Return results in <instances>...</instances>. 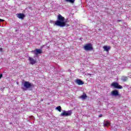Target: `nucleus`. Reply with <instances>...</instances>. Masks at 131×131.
<instances>
[{"label": "nucleus", "mask_w": 131, "mask_h": 131, "mask_svg": "<svg viewBox=\"0 0 131 131\" xmlns=\"http://www.w3.org/2000/svg\"><path fill=\"white\" fill-rule=\"evenodd\" d=\"M59 26L60 27H64L66 26V23L65 22V18L61 14H59L57 18V20L55 21L54 26Z\"/></svg>", "instance_id": "obj_1"}, {"label": "nucleus", "mask_w": 131, "mask_h": 131, "mask_svg": "<svg viewBox=\"0 0 131 131\" xmlns=\"http://www.w3.org/2000/svg\"><path fill=\"white\" fill-rule=\"evenodd\" d=\"M24 87L22 88L23 91H27L28 89H32L34 88L33 83H31L29 81H25L23 83Z\"/></svg>", "instance_id": "obj_2"}, {"label": "nucleus", "mask_w": 131, "mask_h": 131, "mask_svg": "<svg viewBox=\"0 0 131 131\" xmlns=\"http://www.w3.org/2000/svg\"><path fill=\"white\" fill-rule=\"evenodd\" d=\"M72 114V111H63L62 113H61L60 116H71Z\"/></svg>", "instance_id": "obj_3"}, {"label": "nucleus", "mask_w": 131, "mask_h": 131, "mask_svg": "<svg viewBox=\"0 0 131 131\" xmlns=\"http://www.w3.org/2000/svg\"><path fill=\"white\" fill-rule=\"evenodd\" d=\"M84 50H85V51H93V45H92L91 43H87L86 44L84 47Z\"/></svg>", "instance_id": "obj_4"}, {"label": "nucleus", "mask_w": 131, "mask_h": 131, "mask_svg": "<svg viewBox=\"0 0 131 131\" xmlns=\"http://www.w3.org/2000/svg\"><path fill=\"white\" fill-rule=\"evenodd\" d=\"M32 53L35 54V57H37V56L42 53V51L41 49H36L35 50H33Z\"/></svg>", "instance_id": "obj_5"}, {"label": "nucleus", "mask_w": 131, "mask_h": 131, "mask_svg": "<svg viewBox=\"0 0 131 131\" xmlns=\"http://www.w3.org/2000/svg\"><path fill=\"white\" fill-rule=\"evenodd\" d=\"M112 86H114L115 89H118L121 90L122 89V86L119 85L117 82H113L112 83Z\"/></svg>", "instance_id": "obj_6"}, {"label": "nucleus", "mask_w": 131, "mask_h": 131, "mask_svg": "<svg viewBox=\"0 0 131 131\" xmlns=\"http://www.w3.org/2000/svg\"><path fill=\"white\" fill-rule=\"evenodd\" d=\"M29 61L31 65H34V64L36 63V60L33 59V58L31 57H29Z\"/></svg>", "instance_id": "obj_7"}, {"label": "nucleus", "mask_w": 131, "mask_h": 131, "mask_svg": "<svg viewBox=\"0 0 131 131\" xmlns=\"http://www.w3.org/2000/svg\"><path fill=\"white\" fill-rule=\"evenodd\" d=\"M111 95L114 97H117V96H119V93L117 90H114L111 92Z\"/></svg>", "instance_id": "obj_8"}, {"label": "nucleus", "mask_w": 131, "mask_h": 131, "mask_svg": "<svg viewBox=\"0 0 131 131\" xmlns=\"http://www.w3.org/2000/svg\"><path fill=\"white\" fill-rule=\"evenodd\" d=\"M75 82L76 83H77V84H78V85H82V84H83L84 83V82H83V81H82L80 79H77Z\"/></svg>", "instance_id": "obj_9"}, {"label": "nucleus", "mask_w": 131, "mask_h": 131, "mask_svg": "<svg viewBox=\"0 0 131 131\" xmlns=\"http://www.w3.org/2000/svg\"><path fill=\"white\" fill-rule=\"evenodd\" d=\"M16 16L17 17L19 18V19H24V17H25V15H24V14H23V13L17 14Z\"/></svg>", "instance_id": "obj_10"}, {"label": "nucleus", "mask_w": 131, "mask_h": 131, "mask_svg": "<svg viewBox=\"0 0 131 131\" xmlns=\"http://www.w3.org/2000/svg\"><path fill=\"white\" fill-rule=\"evenodd\" d=\"M104 51L106 52H109L110 51L111 47L110 46H104L103 47Z\"/></svg>", "instance_id": "obj_11"}, {"label": "nucleus", "mask_w": 131, "mask_h": 131, "mask_svg": "<svg viewBox=\"0 0 131 131\" xmlns=\"http://www.w3.org/2000/svg\"><path fill=\"white\" fill-rule=\"evenodd\" d=\"M121 79L122 81H123L124 82L127 80L128 78H127V77L123 76H122Z\"/></svg>", "instance_id": "obj_12"}, {"label": "nucleus", "mask_w": 131, "mask_h": 131, "mask_svg": "<svg viewBox=\"0 0 131 131\" xmlns=\"http://www.w3.org/2000/svg\"><path fill=\"white\" fill-rule=\"evenodd\" d=\"M87 98L88 96H86L85 93H83V95L81 96V98H82V100H85Z\"/></svg>", "instance_id": "obj_13"}, {"label": "nucleus", "mask_w": 131, "mask_h": 131, "mask_svg": "<svg viewBox=\"0 0 131 131\" xmlns=\"http://www.w3.org/2000/svg\"><path fill=\"white\" fill-rule=\"evenodd\" d=\"M103 125L104 126H108V125H110V122L108 121H104Z\"/></svg>", "instance_id": "obj_14"}, {"label": "nucleus", "mask_w": 131, "mask_h": 131, "mask_svg": "<svg viewBox=\"0 0 131 131\" xmlns=\"http://www.w3.org/2000/svg\"><path fill=\"white\" fill-rule=\"evenodd\" d=\"M67 3H71V4H74L75 0H65Z\"/></svg>", "instance_id": "obj_15"}, {"label": "nucleus", "mask_w": 131, "mask_h": 131, "mask_svg": "<svg viewBox=\"0 0 131 131\" xmlns=\"http://www.w3.org/2000/svg\"><path fill=\"white\" fill-rule=\"evenodd\" d=\"M57 110H58L59 112H61V106H59L56 107Z\"/></svg>", "instance_id": "obj_16"}, {"label": "nucleus", "mask_w": 131, "mask_h": 131, "mask_svg": "<svg viewBox=\"0 0 131 131\" xmlns=\"http://www.w3.org/2000/svg\"><path fill=\"white\" fill-rule=\"evenodd\" d=\"M5 21L4 19H2L0 18V22H4Z\"/></svg>", "instance_id": "obj_17"}, {"label": "nucleus", "mask_w": 131, "mask_h": 131, "mask_svg": "<svg viewBox=\"0 0 131 131\" xmlns=\"http://www.w3.org/2000/svg\"><path fill=\"white\" fill-rule=\"evenodd\" d=\"M103 116L102 114H100L99 115L98 117H102Z\"/></svg>", "instance_id": "obj_18"}, {"label": "nucleus", "mask_w": 131, "mask_h": 131, "mask_svg": "<svg viewBox=\"0 0 131 131\" xmlns=\"http://www.w3.org/2000/svg\"><path fill=\"white\" fill-rule=\"evenodd\" d=\"M3 77V74H0V79Z\"/></svg>", "instance_id": "obj_19"}, {"label": "nucleus", "mask_w": 131, "mask_h": 131, "mask_svg": "<svg viewBox=\"0 0 131 131\" xmlns=\"http://www.w3.org/2000/svg\"><path fill=\"white\" fill-rule=\"evenodd\" d=\"M0 52H3V49L2 48H0Z\"/></svg>", "instance_id": "obj_20"}, {"label": "nucleus", "mask_w": 131, "mask_h": 131, "mask_svg": "<svg viewBox=\"0 0 131 131\" xmlns=\"http://www.w3.org/2000/svg\"><path fill=\"white\" fill-rule=\"evenodd\" d=\"M17 31H18V30H15V32H17Z\"/></svg>", "instance_id": "obj_21"}, {"label": "nucleus", "mask_w": 131, "mask_h": 131, "mask_svg": "<svg viewBox=\"0 0 131 131\" xmlns=\"http://www.w3.org/2000/svg\"><path fill=\"white\" fill-rule=\"evenodd\" d=\"M118 21L119 22H120L121 20H118Z\"/></svg>", "instance_id": "obj_22"}, {"label": "nucleus", "mask_w": 131, "mask_h": 131, "mask_svg": "<svg viewBox=\"0 0 131 131\" xmlns=\"http://www.w3.org/2000/svg\"><path fill=\"white\" fill-rule=\"evenodd\" d=\"M67 26H69V25H67Z\"/></svg>", "instance_id": "obj_23"}]
</instances>
